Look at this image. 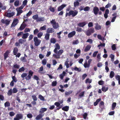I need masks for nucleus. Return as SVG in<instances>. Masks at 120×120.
Returning a JSON list of instances; mask_svg holds the SVG:
<instances>
[{
    "label": "nucleus",
    "instance_id": "dca6fc26",
    "mask_svg": "<svg viewBox=\"0 0 120 120\" xmlns=\"http://www.w3.org/2000/svg\"><path fill=\"white\" fill-rule=\"evenodd\" d=\"M86 24V22H84L78 23L77 25L79 27H83Z\"/></svg>",
    "mask_w": 120,
    "mask_h": 120
},
{
    "label": "nucleus",
    "instance_id": "69168bd1",
    "mask_svg": "<svg viewBox=\"0 0 120 120\" xmlns=\"http://www.w3.org/2000/svg\"><path fill=\"white\" fill-rule=\"evenodd\" d=\"M42 64L44 65H45L47 63V60L46 59H44L42 61Z\"/></svg>",
    "mask_w": 120,
    "mask_h": 120
},
{
    "label": "nucleus",
    "instance_id": "bb28decb",
    "mask_svg": "<svg viewBox=\"0 0 120 120\" xmlns=\"http://www.w3.org/2000/svg\"><path fill=\"white\" fill-rule=\"evenodd\" d=\"M69 109V107L68 106H65L62 108V109L65 111H68Z\"/></svg>",
    "mask_w": 120,
    "mask_h": 120
},
{
    "label": "nucleus",
    "instance_id": "0eeeda50",
    "mask_svg": "<svg viewBox=\"0 0 120 120\" xmlns=\"http://www.w3.org/2000/svg\"><path fill=\"white\" fill-rule=\"evenodd\" d=\"M19 22V20L18 19H14L11 24V26H15Z\"/></svg>",
    "mask_w": 120,
    "mask_h": 120
},
{
    "label": "nucleus",
    "instance_id": "a878e982",
    "mask_svg": "<svg viewBox=\"0 0 120 120\" xmlns=\"http://www.w3.org/2000/svg\"><path fill=\"white\" fill-rule=\"evenodd\" d=\"M66 74V72L65 71H63L62 74L60 75V77L61 79H63L65 75Z\"/></svg>",
    "mask_w": 120,
    "mask_h": 120
},
{
    "label": "nucleus",
    "instance_id": "f704fd0d",
    "mask_svg": "<svg viewBox=\"0 0 120 120\" xmlns=\"http://www.w3.org/2000/svg\"><path fill=\"white\" fill-rule=\"evenodd\" d=\"M101 89L102 91L105 92L108 90V87L106 88L105 86H103L102 87Z\"/></svg>",
    "mask_w": 120,
    "mask_h": 120
},
{
    "label": "nucleus",
    "instance_id": "c756f323",
    "mask_svg": "<svg viewBox=\"0 0 120 120\" xmlns=\"http://www.w3.org/2000/svg\"><path fill=\"white\" fill-rule=\"evenodd\" d=\"M101 99L100 98L97 99L96 101L94 103V106H96L97 105H98V103L101 101Z\"/></svg>",
    "mask_w": 120,
    "mask_h": 120
},
{
    "label": "nucleus",
    "instance_id": "f257e3e1",
    "mask_svg": "<svg viewBox=\"0 0 120 120\" xmlns=\"http://www.w3.org/2000/svg\"><path fill=\"white\" fill-rule=\"evenodd\" d=\"M78 13V11L77 10H71L69 11V13H66L65 17H67L68 16H70L71 15L72 17H74L76 16Z\"/></svg>",
    "mask_w": 120,
    "mask_h": 120
},
{
    "label": "nucleus",
    "instance_id": "c03bdc74",
    "mask_svg": "<svg viewBox=\"0 0 120 120\" xmlns=\"http://www.w3.org/2000/svg\"><path fill=\"white\" fill-rule=\"evenodd\" d=\"M13 92L12 91V90L11 89H10L9 90L8 93V96H11V95L12 94V93Z\"/></svg>",
    "mask_w": 120,
    "mask_h": 120
},
{
    "label": "nucleus",
    "instance_id": "9d476101",
    "mask_svg": "<svg viewBox=\"0 0 120 120\" xmlns=\"http://www.w3.org/2000/svg\"><path fill=\"white\" fill-rule=\"evenodd\" d=\"M56 47L55 48V49L53 50L54 52L57 53V52H58L57 50H59L60 49V46L58 43H56Z\"/></svg>",
    "mask_w": 120,
    "mask_h": 120
},
{
    "label": "nucleus",
    "instance_id": "6e6552de",
    "mask_svg": "<svg viewBox=\"0 0 120 120\" xmlns=\"http://www.w3.org/2000/svg\"><path fill=\"white\" fill-rule=\"evenodd\" d=\"M1 22L3 24H5L7 25H8L10 22V21L7 19L5 20L4 19H2L1 20Z\"/></svg>",
    "mask_w": 120,
    "mask_h": 120
},
{
    "label": "nucleus",
    "instance_id": "338daca9",
    "mask_svg": "<svg viewBox=\"0 0 120 120\" xmlns=\"http://www.w3.org/2000/svg\"><path fill=\"white\" fill-rule=\"evenodd\" d=\"M19 0H16L14 3V5L15 6H18L19 4Z\"/></svg>",
    "mask_w": 120,
    "mask_h": 120
},
{
    "label": "nucleus",
    "instance_id": "5fc2aeb1",
    "mask_svg": "<svg viewBox=\"0 0 120 120\" xmlns=\"http://www.w3.org/2000/svg\"><path fill=\"white\" fill-rule=\"evenodd\" d=\"M90 9L89 7L86 6L84 8V10L85 11H89Z\"/></svg>",
    "mask_w": 120,
    "mask_h": 120
},
{
    "label": "nucleus",
    "instance_id": "2eb2a0df",
    "mask_svg": "<svg viewBox=\"0 0 120 120\" xmlns=\"http://www.w3.org/2000/svg\"><path fill=\"white\" fill-rule=\"evenodd\" d=\"M44 115L40 113L39 115H38L35 118V119L36 120H39L41 119L43 116H44Z\"/></svg>",
    "mask_w": 120,
    "mask_h": 120
},
{
    "label": "nucleus",
    "instance_id": "09e8293b",
    "mask_svg": "<svg viewBox=\"0 0 120 120\" xmlns=\"http://www.w3.org/2000/svg\"><path fill=\"white\" fill-rule=\"evenodd\" d=\"M25 69L24 68L22 67L18 70V71L19 72H21L22 71H24L25 70Z\"/></svg>",
    "mask_w": 120,
    "mask_h": 120
},
{
    "label": "nucleus",
    "instance_id": "4468645a",
    "mask_svg": "<svg viewBox=\"0 0 120 120\" xmlns=\"http://www.w3.org/2000/svg\"><path fill=\"white\" fill-rule=\"evenodd\" d=\"M76 34V32L75 31H73L68 34V36L69 38H71L73 37Z\"/></svg>",
    "mask_w": 120,
    "mask_h": 120
},
{
    "label": "nucleus",
    "instance_id": "9b49d317",
    "mask_svg": "<svg viewBox=\"0 0 120 120\" xmlns=\"http://www.w3.org/2000/svg\"><path fill=\"white\" fill-rule=\"evenodd\" d=\"M99 11L98 8L96 7H94L93 9V12L95 15H97Z\"/></svg>",
    "mask_w": 120,
    "mask_h": 120
},
{
    "label": "nucleus",
    "instance_id": "b1692460",
    "mask_svg": "<svg viewBox=\"0 0 120 120\" xmlns=\"http://www.w3.org/2000/svg\"><path fill=\"white\" fill-rule=\"evenodd\" d=\"M91 47V46L90 45H87L84 49V51L85 52H86L89 50Z\"/></svg>",
    "mask_w": 120,
    "mask_h": 120
},
{
    "label": "nucleus",
    "instance_id": "393cba45",
    "mask_svg": "<svg viewBox=\"0 0 120 120\" xmlns=\"http://www.w3.org/2000/svg\"><path fill=\"white\" fill-rule=\"evenodd\" d=\"M18 51V49L17 48L15 47L13 49V52L14 55H16Z\"/></svg>",
    "mask_w": 120,
    "mask_h": 120
},
{
    "label": "nucleus",
    "instance_id": "c9c22d12",
    "mask_svg": "<svg viewBox=\"0 0 120 120\" xmlns=\"http://www.w3.org/2000/svg\"><path fill=\"white\" fill-rule=\"evenodd\" d=\"M116 102H113L112 105V110H114L115 108L116 105Z\"/></svg>",
    "mask_w": 120,
    "mask_h": 120
},
{
    "label": "nucleus",
    "instance_id": "13d9d810",
    "mask_svg": "<svg viewBox=\"0 0 120 120\" xmlns=\"http://www.w3.org/2000/svg\"><path fill=\"white\" fill-rule=\"evenodd\" d=\"M13 81L15 82H16L17 81V80L15 76H13L12 77Z\"/></svg>",
    "mask_w": 120,
    "mask_h": 120
},
{
    "label": "nucleus",
    "instance_id": "7ed1b4c3",
    "mask_svg": "<svg viewBox=\"0 0 120 120\" xmlns=\"http://www.w3.org/2000/svg\"><path fill=\"white\" fill-rule=\"evenodd\" d=\"M34 45L36 46H38L41 42V41L38 39V37H35L34 38Z\"/></svg>",
    "mask_w": 120,
    "mask_h": 120
},
{
    "label": "nucleus",
    "instance_id": "052dcab7",
    "mask_svg": "<svg viewBox=\"0 0 120 120\" xmlns=\"http://www.w3.org/2000/svg\"><path fill=\"white\" fill-rule=\"evenodd\" d=\"M53 56L56 58H59L60 57V56L58 54H53Z\"/></svg>",
    "mask_w": 120,
    "mask_h": 120
},
{
    "label": "nucleus",
    "instance_id": "473e14b6",
    "mask_svg": "<svg viewBox=\"0 0 120 120\" xmlns=\"http://www.w3.org/2000/svg\"><path fill=\"white\" fill-rule=\"evenodd\" d=\"M50 34H49L47 33L45 34V38L46 40H48L49 38Z\"/></svg>",
    "mask_w": 120,
    "mask_h": 120
},
{
    "label": "nucleus",
    "instance_id": "412c9836",
    "mask_svg": "<svg viewBox=\"0 0 120 120\" xmlns=\"http://www.w3.org/2000/svg\"><path fill=\"white\" fill-rule=\"evenodd\" d=\"M47 110V109L45 108H41L39 112L40 114H42L45 112Z\"/></svg>",
    "mask_w": 120,
    "mask_h": 120
},
{
    "label": "nucleus",
    "instance_id": "de8ad7c7",
    "mask_svg": "<svg viewBox=\"0 0 120 120\" xmlns=\"http://www.w3.org/2000/svg\"><path fill=\"white\" fill-rule=\"evenodd\" d=\"M46 26L45 25L41 27L40 28V29L42 30H46Z\"/></svg>",
    "mask_w": 120,
    "mask_h": 120
},
{
    "label": "nucleus",
    "instance_id": "4be33fe9",
    "mask_svg": "<svg viewBox=\"0 0 120 120\" xmlns=\"http://www.w3.org/2000/svg\"><path fill=\"white\" fill-rule=\"evenodd\" d=\"M16 10L17 11V12L16 15V16H18L23 12V11L22 10H20L17 8H16Z\"/></svg>",
    "mask_w": 120,
    "mask_h": 120
},
{
    "label": "nucleus",
    "instance_id": "79ce46f5",
    "mask_svg": "<svg viewBox=\"0 0 120 120\" xmlns=\"http://www.w3.org/2000/svg\"><path fill=\"white\" fill-rule=\"evenodd\" d=\"M38 97L40 100L42 101H45V98L44 97L41 95H39L38 96Z\"/></svg>",
    "mask_w": 120,
    "mask_h": 120
},
{
    "label": "nucleus",
    "instance_id": "3c124183",
    "mask_svg": "<svg viewBox=\"0 0 120 120\" xmlns=\"http://www.w3.org/2000/svg\"><path fill=\"white\" fill-rule=\"evenodd\" d=\"M10 103L8 101H6L4 104L5 107H9L10 106Z\"/></svg>",
    "mask_w": 120,
    "mask_h": 120
},
{
    "label": "nucleus",
    "instance_id": "423d86ee",
    "mask_svg": "<svg viewBox=\"0 0 120 120\" xmlns=\"http://www.w3.org/2000/svg\"><path fill=\"white\" fill-rule=\"evenodd\" d=\"M11 51L10 50H7L4 54V60H6L9 54L10 53Z\"/></svg>",
    "mask_w": 120,
    "mask_h": 120
},
{
    "label": "nucleus",
    "instance_id": "864d4df0",
    "mask_svg": "<svg viewBox=\"0 0 120 120\" xmlns=\"http://www.w3.org/2000/svg\"><path fill=\"white\" fill-rule=\"evenodd\" d=\"M83 65L85 68H89L90 67V65L88 64H87L86 62Z\"/></svg>",
    "mask_w": 120,
    "mask_h": 120
},
{
    "label": "nucleus",
    "instance_id": "4c0bfd02",
    "mask_svg": "<svg viewBox=\"0 0 120 120\" xmlns=\"http://www.w3.org/2000/svg\"><path fill=\"white\" fill-rule=\"evenodd\" d=\"M114 72L113 71H111L110 73V77L111 78H112L114 76Z\"/></svg>",
    "mask_w": 120,
    "mask_h": 120
},
{
    "label": "nucleus",
    "instance_id": "603ef678",
    "mask_svg": "<svg viewBox=\"0 0 120 120\" xmlns=\"http://www.w3.org/2000/svg\"><path fill=\"white\" fill-rule=\"evenodd\" d=\"M43 33L42 32H40L37 34V36L38 38H41L43 35Z\"/></svg>",
    "mask_w": 120,
    "mask_h": 120
},
{
    "label": "nucleus",
    "instance_id": "f3484780",
    "mask_svg": "<svg viewBox=\"0 0 120 120\" xmlns=\"http://www.w3.org/2000/svg\"><path fill=\"white\" fill-rule=\"evenodd\" d=\"M66 6V5L65 4H63L61 5L57 8V11H60L62 10Z\"/></svg>",
    "mask_w": 120,
    "mask_h": 120
},
{
    "label": "nucleus",
    "instance_id": "c85d7f7f",
    "mask_svg": "<svg viewBox=\"0 0 120 120\" xmlns=\"http://www.w3.org/2000/svg\"><path fill=\"white\" fill-rule=\"evenodd\" d=\"M53 28L55 29H57L59 27L58 24V23H56L55 24L52 25Z\"/></svg>",
    "mask_w": 120,
    "mask_h": 120
},
{
    "label": "nucleus",
    "instance_id": "ea45409f",
    "mask_svg": "<svg viewBox=\"0 0 120 120\" xmlns=\"http://www.w3.org/2000/svg\"><path fill=\"white\" fill-rule=\"evenodd\" d=\"M79 3L78 1L77 0L76 2H75L74 3V6L75 7H76L77 6L79 5Z\"/></svg>",
    "mask_w": 120,
    "mask_h": 120
},
{
    "label": "nucleus",
    "instance_id": "72a5a7b5",
    "mask_svg": "<svg viewBox=\"0 0 120 120\" xmlns=\"http://www.w3.org/2000/svg\"><path fill=\"white\" fill-rule=\"evenodd\" d=\"M38 17V14H36L32 16V18L35 20H36V21L37 20Z\"/></svg>",
    "mask_w": 120,
    "mask_h": 120
},
{
    "label": "nucleus",
    "instance_id": "774afa93",
    "mask_svg": "<svg viewBox=\"0 0 120 120\" xmlns=\"http://www.w3.org/2000/svg\"><path fill=\"white\" fill-rule=\"evenodd\" d=\"M15 114V113L13 112H10L9 113L10 116L11 117L14 116Z\"/></svg>",
    "mask_w": 120,
    "mask_h": 120
},
{
    "label": "nucleus",
    "instance_id": "a18cd8bd",
    "mask_svg": "<svg viewBox=\"0 0 120 120\" xmlns=\"http://www.w3.org/2000/svg\"><path fill=\"white\" fill-rule=\"evenodd\" d=\"M28 74L27 73H23L21 75V77L22 78H24L25 77H26L27 76Z\"/></svg>",
    "mask_w": 120,
    "mask_h": 120
},
{
    "label": "nucleus",
    "instance_id": "e2e57ef3",
    "mask_svg": "<svg viewBox=\"0 0 120 120\" xmlns=\"http://www.w3.org/2000/svg\"><path fill=\"white\" fill-rule=\"evenodd\" d=\"M63 50H59L58 52H57V54H58L60 56L61 54L63 52Z\"/></svg>",
    "mask_w": 120,
    "mask_h": 120
},
{
    "label": "nucleus",
    "instance_id": "a19ab883",
    "mask_svg": "<svg viewBox=\"0 0 120 120\" xmlns=\"http://www.w3.org/2000/svg\"><path fill=\"white\" fill-rule=\"evenodd\" d=\"M92 82V80L90 79L89 78L86 79L85 81V83H88L90 84Z\"/></svg>",
    "mask_w": 120,
    "mask_h": 120
},
{
    "label": "nucleus",
    "instance_id": "49530a36",
    "mask_svg": "<svg viewBox=\"0 0 120 120\" xmlns=\"http://www.w3.org/2000/svg\"><path fill=\"white\" fill-rule=\"evenodd\" d=\"M57 84V82L56 81H54L52 82V85L53 86H56Z\"/></svg>",
    "mask_w": 120,
    "mask_h": 120
},
{
    "label": "nucleus",
    "instance_id": "58836bf2",
    "mask_svg": "<svg viewBox=\"0 0 120 120\" xmlns=\"http://www.w3.org/2000/svg\"><path fill=\"white\" fill-rule=\"evenodd\" d=\"M110 57L111 58V60L113 62L114 60V56L112 54H111L110 56Z\"/></svg>",
    "mask_w": 120,
    "mask_h": 120
},
{
    "label": "nucleus",
    "instance_id": "4d7b16f0",
    "mask_svg": "<svg viewBox=\"0 0 120 120\" xmlns=\"http://www.w3.org/2000/svg\"><path fill=\"white\" fill-rule=\"evenodd\" d=\"M32 97L34 101H36L37 100V98L35 95H33L32 96Z\"/></svg>",
    "mask_w": 120,
    "mask_h": 120
},
{
    "label": "nucleus",
    "instance_id": "2f4dec72",
    "mask_svg": "<svg viewBox=\"0 0 120 120\" xmlns=\"http://www.w3.org/2000/svg\"><path fill=\"white\" fill-rule=\"evenodd\" d=\"M45 19L44 17H38V19L37 20V22L43 21L45 20Z\"/></svg>",
    "mask_w": 120,
    "mask_h": 120
},
{
    "label": "nucleus",
    "instance_id": "6ab92c4d",
    "mask_svg": "<svg viewBox=\"0 0 120 120\" xmlns=\"http://www.w3.org/2000/svg\"><path fill=\"white\" fill-rule=\"evenodd\" d=\"M109 11L108 9H106L105 13L104 14V16L105 18L106 19L108 17V14L109 13Z\"/></svg>",
    "mask_w": 120,
    "mask_h": 120
},
{
    "label": "nucleus",
    "instance_id": "f8f14e48",
    "mask_svg": "<svg viewBox=\"0 0 120 120\" xmlns=\"http://www.w3.org/2000/svg\"><path fill=\"white\" fill-rule=\"evenodd\" d=\"M15 12L14 11H12L11 13H7L6 16L10 18L13 16L15 15Z\"/></svg>",
    "mask_w": 120,
    "mask_h": 120
},
{
    "label": "nucleus",
    "instance_id": "8fccbe9b",
    "mask_svg": "<svg viewBox=\"0 0 120 120\" xmlns=\"http://www.w3.org/2000/svg\"><path fill=\"white\" fill-rule=\"evenodd\" d=\"M101 54L98 53V54L97 57L98 58L97 61L98 62H99L101 60Z\"/></svg>",
    "mask_w": 120,
    "mask_h": 120
},
{
    "label": "nucleus",
    "instance_id": "cd10ccee",
    "mask_svg": "<svg viewBox=\"0 0 120 120\" xmlns=\"http://www.w3.org/2000/svg\"><path fill=\"white\" fill-rule=\"evenodd\" d=\"M29 34L28 33H27L25 34H23V36L22 37V38L23 39L26 38L29 35Z\"/></svg>",
    "mask_w": 120,
    "mask_h": 120
},
{
    "label": "nucleus",
    "instance_id": "0e129e2a",
    "mask_svg": "<svg viewBox=\"0 0 120 120\" xmlns=\"http://www.w3.org/2000/svg\"><path fill=\"white\" fill-rule=\"evenodd\" d=\"M18 90L16 88H14L13 89L12 92L13 93H16L18 92Z\"/></svg>",
    "mask_w": 120,
    "mask_h": 120
},
{
    "label": "nucleus",
    "instance_id": "5701e85b",
    "mask_svg": "<svg viewBox=\"0 0 120 120\" xmlns=\"http://www.w3.org/2000/svg\"><path fill=\"white\" fill-rule=\"evenodd\" d=\"M43 66H41L39 68V70H38L39 72L41 74H44L45 73V72H42L43 70Z\"/></svg>",
    "mask_w": 120,
    "mask_h": 120
},
{
    "label": "nucleus",
    "instance_id": "bf43d9fd",
    "mask_svg": "<svg viewBox=\"0 0 120 120\" xmlns=\"http://www.w3.org/2000/svg\"><path fill=\"white\" fill-rule=\"evenodd\" d=\"M74 70L75 71H78L80 72L81 71V69L80 68H79L77 67H75L74 68Z\"/></svg>",
    "mask_w": 120,
    "mask_h": 120
},
{
    "label": "nucleus",
    "instance_id": "6e6d98bb",
    "mask_svg": "<svg viewBox=\"0 0 120 120\" xmlns=\"http://www.w3.org/2000/svg\"><path fill=\"white\" fill-rule=\"evenodd\" d=\"M84 93L85 92L84 91L81 92L79 95V96L80 97H83L84 96Z\"/></svg>",
    "mask_w": 120,
    "mask_h": 120
},
{
    "label": "nucleus",
    "instance_id": "7c9ffc66",
    "mask_svg": "<svg viewBox=\"0 0 120 120\" xmlns=\"http://www.w3.org/2000/svg\"><path fill=\"white\" fill-rule=\"evenodd\" d=\"M26 39H23L22 38H20L19 39V42L20 43L22 44L23 43L26 42Z\"/></svg>",
    "mask_w": 120,
    "mask_h": 120
},
{
    "label": "nucleus",
    "instance_id": "ddd939ff",
    "mask_svg": "<svg viewBox=\"0 0 120 120\" xmlns=\"http://www.w3.org/2000/svg\"><path fill=\"white\" fill-rule=\"evenodd\" d=\"M54 32V30L52 28H48L46 32L47 33H51Z\"/></svg>",
    "mask_w": 120,
    "mask_h": 120
},
{
    "label": "nucleus",
    "instance_id": "a211bd4d",
    "mask_svg": "<svg viewBox=\"0 0 120 120\" xmlns=\"http://www.w3.org/2000/svg\"><path fill=\"white\" fill-rule=\"evenodd\" d=\"M112 15L113 17H112L111 20V22H114L115 21V19L116 17L117 13H114Z\"/></svg>",
    "mask_w": 120,
    "mask_h": 120
},
{
    "label": "nucleus",
    "instance_id": "37998d69",
    "mask_svg": "<svg viewBox=\"0 0 120 120\" xmlns=\"http://www.w3.org/2000/svg\"><path fill=\"white\" fill-rule=\"evenodd\" d=\"M56 40L54 38H52L50 40V42L54 44L56 42Z\"/></svg>",
    "mask_w": 120,
    "mask_h": 120
},
{
    "label": "nucleus",
    "instance_id": "20e7f679",
    "mask_svg": "<svg viewBox=\"0 0 120 120\" xmlns=\"http://www.w3.org/2000/svg\"><path fill=\"white\" fill-rule=\"evenodd\" d=\"M33 72L31 70H30L29 71L28 75L25 77V79L27 80H29L31 78V76H32L33 74Z\"/></svg>",
    "mask_w": 120,
    "mask_h": 120
},
{
    "label": "nucleus",
    "instance_id": "39448f33",
    "mask_svg": "<svg viewBox=\"0 0 120 120\" xmlns=\"http://www.w3.org/2000/svg\"><path fill=\"white\" fill-rule=\"evenodd\" d=\"M16 117H15L14 120H20L23 118V116L21 114H18L16 115Z\"/></svg>",
    "mask_w": 120,
    "mask_h": 120
},
{
    "label": "nucleus",
    "instance_id": "e433bc0d",
    "mask_svg": "<svg viewBox=\"0 0 120 120\" xmlns=\"http://www.w3.org/2000/svg\"><path fill=\"white\" fill-rule=\"evenodd\" d=\"M73 92L72 91L70 90L68 92H66L65 93V95H68L71 94Z\"/></svg>",
    "mask_w": 120,
    "mask_h": 120
},
{
    "label": "nucleus",
    "instance_id": "aec40b11",
    "mask_svg": "<svg viewBox=\"0 0 120 120\" xmlns=\"http://www.w3.org/2000/svg\"><path fill=\"white\" fill-rule=\"evenodd\" d=\"M95 25V28L96 30H98L101 29V26L99 25L98 23H96Z\"/></svg>",
    "mask_w": 120,
    "mask_h": 120
},
{
    "label": "nucleus",
    "instance_id": "f03ea898",
    "mask_svg": "<svg viewBox=\"0 0 120 120\" xmlns=\"http://www.w3.org/2000/svg\"><path fill=\"white\" fill-rule=\"evenodd\" d=\"M94 30L93 28H91L89 29L86 32V34L87 36H89L94 32Z\"/></svg>",
    "mask_w": 120,
    "mask_h": 120
},
{
    "label": "nucleus",
    "instance_id": "680f3d73",
    "mask_svg": "<svg viewBox=\"0 0 120 120\" xmlns=\"http://www.w3.org/2000/svg\"><path fill=\"white\" fill-rule=\"evenodd\" d=\"M76 31L78 32H81L82 31V29L81 28L78 27L77 28Z\"/></svg>",
    "mask_w": 120,
    "mask_h": 120
},
{
    "label": "nucleus",
    "instance_id": "1a4fd4ad",
    "mask_svg": "<svg viewBox=\"0 0 120 120\" xmlns=\"http://www.w3.org/2000/svg\"><path fill=\"white\" fill-rule=\"evenodd\" d=\"M26 24L24 23H22L21 24L19 28L18 29V30H20L22 31L23 30L26 26Z\"/></svg>",
    "mask_w": 120,
    "mask_h": 120
}]
</instances>
